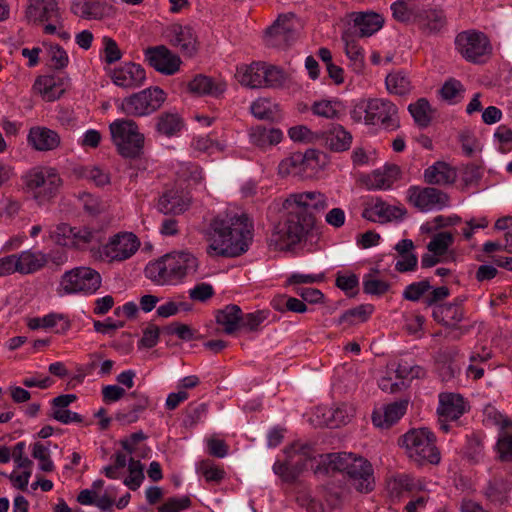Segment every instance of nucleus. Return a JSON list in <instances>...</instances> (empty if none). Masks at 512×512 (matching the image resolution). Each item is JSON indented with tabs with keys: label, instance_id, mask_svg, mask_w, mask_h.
Instances as JSON below:
<instances>
[{
	"label": "nucleus",
	"instance_id": "1",
	"mask_svg": "<svg viewBox=\"0 0 512 512\" xmlns=\"http://www.w3.org/2000/svg\"><path fill=\"white\" fill-rule=\"evenodd\" d=\"M328 207L327 196L320 191H304L289 194L282 201L287 211L283 222L278 223L269 238L276 250H287L300 243L315 225V214Z\"/></svg>",
	"mask_w": 512,
	"mask_h": 512
},
{
	"label": "nucleus",
	"instance_id": "2",
	"mask_svg": "<svg viewBox=\"0 0 512 512\" xmlns=\"http://www.w3.org/2000/svg\"><path fill=\"white\" fill-rule=\"evenodd\" d=\"M210 256L238 257L244 254L253 239V226L245 214L216 218L211 224Z\"/></svg>",
	"mask_w": 512,
	"mask_h": 512
},
{
	"label": "nucleus",
	"instance_id": "3",
	"mask_svg": "<svg viewBox=\"0 0 512 512\" xmlns=\"http://www.w3.org/2000/svg\"><path fill=\"white\" fill-rule=\"evenodd\" d=\"M336 471L345 473L349 484L360 493H369L375 487L373 467L361 456L346 452L324 454L314 468L315 474H329Z\"/></svg>",
	"mask_w": 512,
	"mask_h": 512
},
{
	"label": "nucleus",
	"instance_id": "4",
	"mask_svg": "<svg viewBox=\"0 0 512 512\" xmlns=\"http://www.w3.org/2000/svg\"><path fill=\"white\" fill-rule=\"evenodd\" d=\"M198 268L197 258L190 252H172L145 267V276L157 285H173L186 276L194 274Z\"/></svg>",
	"mask_w": 512,
	"mask_h": 512
},
{
	"label": "nucleus",
	"instance_id": "5",
	"mask_svg": "<svg viewBox=\"0 0 512 512\" xmlns=\"http://www.w3.org/2000/svg\"><path fill=\"white\" fill-rule=\"evenodd\" d=\"M351 118L355 122L380 126L387 131H395L400 127L397 106L383 98L360 100L351 110Z\"/></svg>",
	"mask_w": 512,
	"mask_h": 512
},
{
	"label": "nucleus",
	"instance_id": "6",
	"mask_svg": "<svg viewBox=\"0 0 512 512\" xmlns=\"http://www.w3.org/2000/svg\"><path fill=\"white\" fill-rule=\"evenodd\" d=\"M25 191L38 205L50 203L59 193L63 180L51 166H36L22 175Z\"/></svg>",
	"mask_w": 512,
	"mask_h": 512
},
{
	"label": "nucleus",
	"instance_id": "7",
	"mask_svg": "<svg viewBox=\"0 0 512 512\" xmlns=\"http://www.w3.org/2000/svg\"><path fill=\"white\" fill-rule=\"evenodd\" d=\"M285 461L277 460L273 464V472L284 482H294L307 469L310 462L322 455L318 454L311 443L294 442L284 450Z\"/></svg>",
	"mask_w": 512,
	"mask_h": 512
},
{
	"label": "nucleus",
	"instance_id": "8",
	"mask_svg": "<svg viewBox=\"0 0 512 512\" xmlns=\"http://www.w3.org/2000/svg\"><path fill=\"white\" fill-rule=\"evenodd\" d=\"M399 445L407 456L418 464L440 462V452L436 446V436L428 428H412L400 439Z\"/></svg>",
	"mask_w": 512,
	"mask_h": 512
},
{
	"label": "nucleus",
	"instance_id": "9",
	"mask_svg": "<svg viewBox=\"0 0 512 512\" xmlns=\"http://www.w3.org/2000/svg\"><path fill=\"white\" fill-rule=\"evenodd\" d=\"M109 130L112 142L122 157L134 159L142 154L145 137L135 121L116 119L109 125Z\"/></svg>",
	"mask_w": 512,
	"mask_h": 512
},
{
	"label": "nucleus",
	"instance_id": "10",
	"mask_svg": "<svg viewBox=\"0 0 512 512\" xmlns=\"http://www.w3.org/2000/svg\"><path fill=\"white\" fill-rule=\"evenodd\" d=\"M166 97V93L161 88L149 87L125 97L120 104V109L128 116H148L161 108Z\"/></svg>",
	"mask_w": 512,
	"mask_h": 512
},
{
	"label": "nucleus",
	"instance_id": "11",
	"mask_svg": "<svg viewBox=\"0 0 512 512\" xmlns=\"http://www.w3.org/2000/svg\"><path fill=\"white\" fill-rule=\"evenodd\" d=\"M469 403L459 393L442 392L438 395V424L444 433L460 426V418L469 411Z\"/></svg>",
	"mask_w": 512,
	"mask_h": 512
},
{
	"label": "nucleus",
	"instance_id": "12",
	"mask_svg": "<svg viewBox=\"0 0 512 512\" xmlns=\"http://www.w3.org/2000/svg\"><path fill=\"white\" fill-rule=\"evenodd\" d=\"M102 278L98 271L91 267L80 266L66 271L60 285L66 294H94L101 286Z\"/></svg>",
	"mask_w": 512,
	"mask_h": 512
},
{
	"label": "nucleus",
	"instance_id": "13",
	"mask_svg": "<svg viewBox=\"0 0 512 512\" xmlns=\"http://www.w3.org/2000/svg\"><path fill=\"white\" fill-rule=\"evenodd\" d=\"M414 26L424 37H440L448 28V18L444 9L420 5L415 15Z\"/></svg>",
	"mask_w": 512,
	"mask_h": 512
},
{
	"label": "nucleus",
	"instance_id": "14",
	"mask_svg": "<svg viewBox=\"0 0 512 512\" xmlns=\"http://www.w3.org/2000/svg\"><path fill=\"white\" fill-rule=\"evenodd\" d=\"M408 202L421 212L440 211L449 206L447 193L435 187L410 186L407 190Z\"/></svg>",
	"mask_w": 512,
	"mask_h": 512
},
{
	"label": "nucleus",
	"instance_id": "15",
	"mask_svg": "<svg viewBox=\"0 0 512 512\" xmlns=\"http://www.w3.org/2000/svg\"><path fill=\"white\" fill-rule=\"evenodd\" d=\"M140 241L132 232H120L101 247V256L109 262H121L131 258L139 249Z\"/></svg>",
	"mask_w": 512,
	"mask_h": 512
},
{
	"label": "nucleus",
	"instance_id": "16",
	"mask_svg": "<svg viewBox=\"0 0 512 512\" xmlns=\"http://www.w3.org/2000/svg\"><path fill=\"white\" fill-rule=\"evenodd\" d=\"M455 45L466 60L474 63L480 62L492 49L486 35L476 31L461 32L455 39Z\"/></svg>",
	"mask_w": 512,
	"mask_h": 512
},
{
	"label": "nucleus",
	"instance_id": "17",
	"mask_svg": "<svg viewBox=\"0 0 512 512\" xmlns=\"http://www.w3.org/2000/svg\"><path fill=\"white\" fill-rule=\"evenodd\" d=\"M297 37V18L294 14L280 15L267 29L266 40L270 46L285 48Z\"/></svg>",
	"mask_w": 512,
	"mask_h": 512
},
{
	"label": "nucleus",
	"instance_id": "18",
	"mask_svg": "<svg viewBox=\"0 0 512 512\" xmlns=\"http://www.w3.org/2000/svg\"><path fill=\"white\" fill-rule=\"evenodd\" d=\"M60 230L66 238L62 244L79 250L94 248L100 245L105 238L102 230L89 226L70 227L64 225Z\"/></svg>",
	"mask_w": 512,
	"mask_h": 512
},
{
	"label": "nucleus",
	"instance_id": "19",
	"mask_svg": "<svg viewBox=\"0 0 512 512\" xmlns=\"http://www.w3.org/2000/svg\"><path fill=\"white\" fill-rule=\"evenodd\" d=\"M145 58L151 67L165 75L175 74L181 64L180 58L163 45L148 48Z\"/></svg>",
	"mask_w": 512,
	"mask_h": 512
},
{
	"label": "nucleus",
	"instance_id": "20",
	"mask_svg": "<svg viewBox=\"0 0 512 512\" xmlns=\"http://www.w3.org/2000/svg\"><path fill=\"white\" fill-rule=\"evenodd\" d=\"M165 36L183 55L191 57L197 52V38L191 27L172 24L166 29Z\"/></svg>",
	"mask_w": 512,
	"mask_h": 512
},
{
	"label": "nucleus",
	"instance_id": "21",
	"mask_svg": "<svg viewBox=\"0 0 512 512\" xmlns=\"http://www.w3.org/2000/svg\"><path fill=\"white\" fill-rule=\"evenodd\" d=\"M115 85L122 88H137L141 86L146 79V72L140 64L127 62L118 68H115L111 75Z\"/></svg>",
	"mask_w": 512,
	"mask_h": 512
},
{
	"label": "nucleus",
	"instance_id": "22",
	"mask_svg": "<svg viewBox=\"0 0 512 512\" xmlns=\"http://www.w3.org/2000/svg\"><path fill=\"white\" fill-rule=\"evenodd\" d=\"M28 144L36 151L56 150L61 144V137L55 130L44 126H34L27 135Z\"/></svg>",
	"mask_w": 512,
	"mask_h": 512
},
{
	"label": "nucleus",
	"instance_id": "23",
	"mask_svg": "<svg viewBox=\"0 0 512 512\" xmlns=\"http://www.w3.org/2000/svg\"><path fill=\"white\" fill-rule=\"evenodd\" d=\"M188 90L199 96L220 98L227 90V83L222 79L199 74L188 83Z\"/></svg>",
	"mask_w": 512,
	"mask_h": 512
},
{
	"label": "nucleus",
	"instance_id": "24",
	"mask_svg": "<svg viewBox=\"0 0 512 512\" xmlns=\"http://www.w3.org/2000/svg\"><path fill=\"white\" fill-rule=\"evenodd\" d=\"M423 489L420 479L408 474H398L387 481V491L391 498L400 499Z\"/></svg>",
	"mask_w": 512,
	"mask_h": 512
},
{
	"label": "nucleus",
	"instance_id": "25",
	"mask_svg": "<svg viewBox=\"0 0 512 512\" xmlns=\"http://www.w3.org/2000/svg\"><path fill=\"white\" fill-rule=\"evenodd\" d=\"M423 178L429 185H452L457 179V172L448 163L437 161L424 170Z\"/></svg>",
	"mask_w": 512,
	"mask_h": 512
},
{
	"label": "nucleus",
	"instance_id": "26",
	"mask_svg": "<svg viewBox=\"0 0 512 512\" xmlns=\"http://www.w3.org/2000/svg\"><path fill=\"white\" fill-rule=\"evenodd\" d=\"M190 200L178 189H169L160 195L157 203L159 212L167 214H180L189 207Z\"/></svg>",
	"mask_w": 512,
	"mask_h": 512
},
{
	"label": "nucleus",
	"instance_id": "27",
	"mask_svg": "<svg viewBox=\"0 0 512 512\" xmlns=\"http://www.w3.org/2000/svg\"><path fill=\"white\" fill-rule=\"evenodd\" d=\"M407 400L395 401L383 407L382 411H374L372 422L380 428H389L398 422L406 413Z\"/></svg>",
	"mask_w": 512,
	"mask_h": 512
},
{
	"label": "nucleus",
	"instance_id": "28",
	"mask_svg": "<svg viewBox=\"0 0 512 512\" xmlns=\"http://www.w3.org/2000/svg\"><path fill=\"white\" fill-rule=\"evenodd\" d=\"M110 7L103 0H74L71 12L83 19L100 20L108 15Z\"/></svg>",
	"mask_w": 512,
	"mask_h": 512
},
{
	"label": "nucleus",
	"instance_id": "29",
	"mask_svg": "<svg viewBox=\"0 0 512 512\" xmlns=\"http://www.w3.org/2000/svg\"><path fill=\"white\" fill-rule=\"evenodd\" d=\"M433 318L435 321L446 327L461 330V333L457 338L467 333L469 330L468 328L462 329L457 326L464 318V308H460L457 304L446 303L436 306L433 309Z\"/></svg>",
	"mask_w": 512,
	"mask_h": 512
},
{
	"label": "nucleus",
	"instance_id": "30",
	"mask_svg": "<svg viewBox=\"0 0 512 512\" xmlns=\"http://www.w3.org/2000/svg\"><path fill=\"white\" fill-rule=\"evenodd\" d=\"M248 134L250 143L261 150H267L283 139V132L279 128L263 125L251 127Z\"/></svg>",
	"mask_w": 512,
	"mask_h": 512
},
{
	"label": "nucleus",
	"instance_id": "31",
	"mask_svg": "<svg viewBox=\"0 0 512 512\" xmlns=\"http://www.w3.org/2000/svg\"><path fill=\"white\" fill-rule=\"evenodd\" d=\"M405 214L406 210L404 208L389 205L377 199L369 209L364 211L363 216L373 222H387L402 219Z\"/></svg>",
	"mask_w": 512,
	"mask_h": 512
},
{
	"label": "nucleus",
	"instance_id": "32",
	"mask_svg": "<svg viewBox=\"0 0 512 512\" xmlns=\"http://www.w3.org/2000/svg\"><path fill=\"white\" fill-rule=\"evenodd\" d=\"M264 74V62L258 61L239 65L235 76L242 86L254 89L263 87Z\"/></svg>",
	"mask_w": 512,
	"mask_h": 512
},
{
	"label": "nucleus",
	"instance_id": "33",
	"mask_svg": "<svg viewBox=\"0 0 512 512\" xmlns=\"http://www.w3.org/2000/svg\"><path fill=\"white\" fill-rule=\"evenodd\" d=\"M184 127V119L177 111H165L157 116L155 129L162 136L168 138L178 136Z\"/></svg>",
	"mask_w": 512,
	"mask_h": 512
},
{
	"label": "nucleus",
	"instance_id": "34",
	"mask_svg": "<svg viewBox=\"0 0 512 512\" xmlns=\"http://www.w3.org/2000/svg\"><path fill=\"white\" fill-rule=\"evenodd\" d=\"M321 137L325 146L336 152L348 150L352 143L351 134L341 125H332L321 133Z\"/></svg>",
	"mask_w": 512,
	"mask_h": 512
},
{
	"label": "nucleus",
	"instance_id": "35",
	"mask_svg": "<svg viewBox=\"0 0 512 512\" xmlns=\"http://www.w3.org/2000/svg\"><path fill=\"white\" fill-rule=\"evenodd\" d=\"M355 27L358 28L360 37H369L379 31L383 24V17L375 12H359L353 19Z\"/></svg>",
	"mask_w": 512,
	"mask_h": 512
},
{
	"label": "nucleus",
	"instance_id": "36",
	"mask_svg": "<svg viewBox=\"0 0 512 512\" xmlns=\"http://www.w3.org/2000/svg\"><path fill=\"white\" fill-rule=\"evenodd\" d=\"M33 90L48 102L57 100L64 92L62 85L51 75L39 76L33 84Z\"/></svg>",
	"mask_w": 512,
	"mask_h": 512
},
{
	"label": "nucleus",
	"instance_id": "37",
	"mask_svg": "<svg viewBox=\"0 0 512 512\" xmlns=\"http://www.w3.org/2000/svg\"><path fill=\"white\" fill-rule=\"evenodd\" d=\"M59 10L56 0H29L26 15L34 23H44L46 17Z\"/></svg>",
	"mask_w": 512,
	"mask_h": 512
},
{
	"label": "nucleus",
	"instance_id": "38",
	"mask_svg": "<svg viewBox=\"0 0 512 512\" xmlns=\"http://www.w3.org/2000/svg\"><path fill=\"white\" fill-rule=\"evenodd\" d=\"M242 310L238 305L229 304L216 314V322L223 327L226 334H233L240 329Z\"/></svg>",
	"mask_w": 512,
	"mask_h": 512
},
{
	"label": "nucleus",
	"instance_id": "39",
	"mask_svg": "<svg viewBox=\"0 0 512 512\" xmlns=\"http://www.w3.org/2000/svg\"><path fill=\"white\" fill-rule=\"evenodd\" d=\"M19 273L31 274L43 268L48 262L46 254L40 251L26 250L17 254Z\"/></svg>",
	"mask_w": 512,
	"mask_h": 512
},
{
	"label": "nucleus",
	"instance_id": "40",
	"mask_svg": "<svg viewBox=\"0 0 512 512\" xmlns=\"http://www.w3.org/2000/svg\"><path fill=\"white\" fill-rule=\"evenodd\" d=\"M401 170L397 165L384 167L383 170L374 171L369 177V185L372 189L386 190L400 177Z\"/></svg>",
	"mask_w": 512,
	"mask_h": 512
},
{
	"label": "nucleus",
	"instance_id": "41",
	"mask_svg": "<svg viewBox=\"0 0 512 512\" xmlns=\"http://www.w3.org/2000/svg\"><path fill=\"white\" fill-rule=\"evenodd\" d=\"M323 416V424L330 428H336L340 425H345L351 420L353 417V409L346 404H342L340 406L327 409L323 413Z\"/></svg>",
	"mask_w": 512,
	"mask_h": 512
},
{
	"label": "nucleus",
	"instance_id": "42",
	"mask_svg": "<svg viewBox=\"0 0 512 512\" xmlns=\"http://www.w3.org/2000/svg\"><path fill=\"white\" fill-rule=\"evenodd\" d=\"M196 472L204 477L205 481L220 484L226 478L223 466L215 464L210 459H204L196 464Z\"/></svg>",
	"mask_w": 512,
	"mask_h": 512
},
{
	"label": "nucleus",
	"instance_id": "43",
	"mask_svg": "<svg viewBox=\"0 0 512 512\" xmlns=\"http://www.w3.org/2000/svg\"><path fill=\"white\" fill-rule=\"evenodd\" d=\"M345 42V53L350 60V66L352 70L361 74L365 67V55L363 48L358 44L357 41L350 39V37L343 36Z\"/></svg>",
	"mask_w": 512,
	"mask_h": 512
},
{
	"label": "nucleus",
	"instance_id": "44",
	"mask_svg": "<svg viewBox=\"0 0 512 512\" xmlns=\"http://www.w3.org/2000/svg\"><path fill=\"white\" fill-rule=\"evenodd\" d=\"M73 173L81 179L93 182L96 186H104L110 182L108 172L94 165H81L73 169Z\"/></svg>",
	"mask_w": 512,
	"mask_h": 512
},
{
	"label": "nucleus",
	"instance_id": "45",
	"mask_svg": "<svg viewBox=\"0 0 512 512\" xmlns=\"http://www.w3.org/2000/svg\"><path fill=\"white\" fill-rule=\"evenodd\" d=\"M385 84L390 94L400 96L409 93L412 88L410 79L402 70L389 73L386 76Z\"/></svg>",
	"mask_w": 512,
	"mask_h": 512
},
{
	"label": "nucleus",
	"instance_id": "46",
	"mask_svg": "<svg viewBox=\"0 0 512 512\" xmlns=\"http://www.w3.org/2000/svg\"><path fill=\"white\" fill-rule=\"evenodd\" d=\"M374 311L372 304H361L345 311L338 319V324L354 325L365 322Z\"/></svg>",
	"mask_w": 512,
	"mask_h": 512
},
{
	"label": "nucleus",
	"instance_id": "47",
	"mask_svg": "<svg viewBox=\"0 0 512 512\" xmlns=\"http://www.w3.org/2000/svg\"><path fill=\"white\" fill-rule=\"evenodd\" d=\"M304 156L301 152L293 153L291 156L283 159L278 166V172L282 176L288 175H302L306 173L307 169L303 164Z\"/></svg>",
	"mask_w": 512,
	"mask_h": 512
},
{
	"label": "nucleus",
	"instance_id": "48",
	"mask_svg": "<svg viewBox=\"0 0 512 512\" xmlns=\"http://www.w3.org/2000/svg\"><path fill=\"white\" fill-rule=\"evenodd\" d=\"M419 7L420 5L410 6L405 0H396L391 5L393 18L398 22L414 25Z\"/></svg>",
	"mask_w": 512,
	"mask_h": 512
},
{
	"label": "nucleus",
	"instance_id": "49",
	"mask_svg": "<svg viewBox=\"0 0 512 512\" xmlns=\"http://www.w3.org/2000/svg\"><path fill=\"white\" fill-rule=\"evenodd\" d=\"M408 110L415 123L420 127H427L431 122V107L427 99L420 98L408 106Z\"/></svg>",
	"mask_w": 512,
	"mask_h": 512
},
{
	"label": "nucleus",
	"instance_id": "50",
	"mask_svg": "<svg viewBox=\"0 0 512 512\" xmlns=\"http://www.w3.org/2000/svg\"><path fill=\"white\" fill-rule=\"evenodd\" d=\"M43 24V32L45 34H57L58 37L64 41L70 39V33L64 29V19L59 10L48 18L46 17Z\"/></svg>",
	"mask_w": 512,
	"mask_h": 512
},
{
	"label": "nucleus",
	"instance_id": "51",
	"mask_svg": "<svg viewBox=\"0 0 512 512\" xmlns=\"http://www.w3.org/2000/svg\"><path fill=\"white\" fill-rule=\"evenodd\" d=\"M454 243V236L451 232L436 233L427 245L429 252L443 256Z\"/></svg>",
	"mask_w": 512,
	"mask_h": 512
},
{
	"label": "nucleus",
	"instance_id": "52",
	"mask_svg": "<svg viewBox=\"0 0 512 512\" xmlns=\"http://www.w3.org/2000/svg\"><path fill=\"white\" fill-rule=\"evenodd\" d=\"M276 105L267 98H258L250 106L251 114L259 120H273Z\"/></svg>",
	"mask_w": 512,
	"mask_h": 512
},
{
	"label": "nucleus",
	"instance_id": "53",
	"mask_svg": "<svg viewBox=\"0 0 512 512\" xmlns=\"http://www.w3.org/2000/svg\"><path fill=\"white\" fill-rule=\"evenodd\" d=\"M207 412L208 406L205 403L190 404L185 411L183 425L186 428L195 427L198 423L202 422L205 419Z\"/></svg>",
	"mask_w": 512,
	"mask_h": 512
},
{
	"label": "nucleus",
	"instance_id": "54",
	"mask_svg": "<svg viewBox=\"0 0 512 512\" xmlns=\"http://www.w3.org/2000/svg\"><path fill=\"white\" fill-rule=\"evenodd\" d=\"M192 506L189 496L168 497L161 505L157 507L158 512H183Z\"/></svg>",
	"mask_w": 512,
	"mask_h": 512
},
{
	"label": "nucleus",
	"instance_id": "55",
	"mask_svg": "<svg viewBox=\"0 0 512 512\" xmlns=\"http://www.w3.org/2000/svg\"><path fill=\"white\" fill-rule=\"evenodd\" d=\"M32 456L39 461V469L43 472H52L55 469L50 457L49 447L43 443L36 442L33 445Z\"/></svg>",
	"mask_w": 512,
	"mask_h": 512
},
{
	"label": "nucleus",
	"instance_id": "56",
	"mask_svg": "<svg viewBox=\"0 0 512 512\" xmlns=\"http://www.w3.org/2000/svg\"><path fill=\"white\" fill-rule=\"evenodd\" d=\"M340 108L339 101L321 100L314 102L311 110L317 116L333 119L338 116Z\"/></svg>",
	"mask_w": 512,
	"mask_h": 512
},
{
	"label": "nucleus",
	"instance_id": "57",
	"mask_svg": "<svg viewBox=\"0 0 512 512\" xmlns=\"http://www.w3.org/2000/svg\"><path fill=\"white\" fill-rule=\"evenodd\" d=\"M431 288L429 279L413 282L404 289L403 298L413 302L419 301Z\"/></svg>",
	"mask_w": 512,
	"mask_h": 512
},
{
	"label": "nucleus",
	"instance_id": "58",
	"mask_svg": "<svg viewBox=\"0 0 512 512\" xmlns=\"http://www.w3.org/2000/svg\"><path fill=\"white\" fill-rule=\"evenodd\" d=\"M264 72L265 78H263V87H281L286 80L284 71L274 65H267L264 63Z\"/></svg>",
	"mask_w": 512,
	"mask_h": 512
},
{
	"label": "nucleus",
	"instance_id": "59",
	"mask_svg": "<svg viewBox=\"0 0 512 512\" xmlns=\"http://www.w3.org/2000/svg\"><path fill=\"white\" fill-rule=\"evenodd\" d=\"M268 311L258 310L251 313H241L240 329L257 331L260 325L267 319Z\"/></svg>",
	"mask_w": 512,
	"mask_h": 512
},
{
	"label": "nucleus",
	"instance_id": "60",
	"mask_svg": "<svg viewBox=\"0 0 512 512\" xmlns=\"http://www.w3.org/2000/svg\"><path fill=\"white\" fill-rule=\"evenodd\" d=\"M45 328H54L55 332L58 334L66 333L70 327L71 323L68 317L61 313H50L43 316V320Z\"/></svg>",
	"mask_w": 512,
	"mask_h": 512
},
{
	"label": "nucleus",
	"instance_id": "61",
	"mask_svg": "<svg viewBox=\"0 0 512 512\" xmlns=\"http://www.w3.org/2000/svg\"><path fill=\"white\" fill-rule=\"evenodd\" d=\"M421 372V367L412 366L406 361L399 362L395 369L396 379L399 380L402 387L406 385V381L418 378Z\"/></svg>",
	"mask_w": 512,
	"mask_h": 512
},
{
	"label": "nucleus",
	"instance_id": "62",
	"mask_svg": "<svg viewBox=\"0 0 512 512\" xmlns=\"http://www.w3.org/2000/svg\"><path fill=\"white\" fill-rule=\"evenodd\" d=\"M390 288V285L383 280L376 279L372 274L363 277V291L368 295L381 296Z\"/></svg>",
	"mask_w": 512,
	"mask_h": 512
},
{
	"label": "nucleus",
	"instance_id": "63",
	"mask_svg": "<svg viewBox=\"0 0 512 512\" xmlns=\"http://www.w3.org/2000/svg\"><path fill=\"white\" fill-rule=\"evenodd\" d=\"M335 284L339 289L344 291L346 295L353 296L357 293V288L359 286V278L354 273H338L336 276Z\"/></svg>",
	"mask_w": 512,
	"mask_h": 512
},
{
	"label": "nucleus",
	"instance_id": "64",
	"mask_svg": "<svg viewBox=\"0 0 512 512\" xmlns=\"http://www.w3.org/2000/svg\"><path fill=\"white\" fill-rule=\"evenodd\" d=\"M496 450L501 461H512V432H503L499 435Z\"/></svg>",
	"mask_w": 512,
	"mask_h": 512
}]
</instances>
